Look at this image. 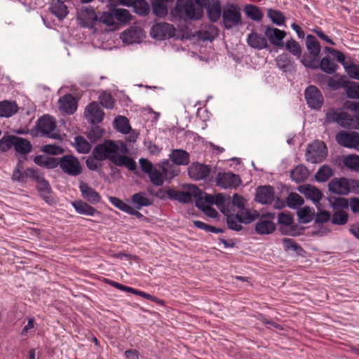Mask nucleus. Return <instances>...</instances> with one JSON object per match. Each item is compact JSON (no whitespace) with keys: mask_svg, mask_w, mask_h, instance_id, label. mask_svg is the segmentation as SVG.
<instances>
[{"mask_svg":"<svg viewBox=\"0 0 359 359\" xmlns=\"http://www.w3.org/2000/svg\"><path fill=\"white\" fill-rule=\"evenodd\" d=\"M118 151L119 147L114 140H105L94 147L92 155L98 161L107 159L116 166H126L130 171L135 170L136 162L128 156L119 154Z\"/></svg>","mask_w":359,"mask_h":359,"instance_id":"obj_1","label":"nucleus"},{"mask_svg":"<svg viewBox=\"0 0 359 359\" xmlns=\"http://www.w3.org/2000/svg\"><path fill=\"white\" fill-rule=\"evenodd\" d=\"M210 3V0H177L170 10L169 20L172 22L198 20Z\"/></svg>","mask_w":359,"mask_h":359,"instance_id":"obj_2","label":"nucleus"},{"mask_svg":"<svg viewBox=\"0 0 359 359\" xmlns=\"http://www.w3.org/2000/svg\"><path fill=\"white\" fill-rule=\"evenodd\" d=\"M222 24L226 29L243 25L241 11L238 5L230 4L223 9Z\"/></svg>","mask_w":359,"mask_h":359,"instance_id":"obj_3","label":"nucleus"},{"mask_svg":"<svg viewBox=\"0 0 359 359\" xmlns=\"http://www.w3.org/2000/svg\"><path fill=\"white\" fill-rule=\"evenodd\" d=\"M58 166L64 173L69 176H78L83 172L82 165L78 158L71 154L57 158V167Z\"/></svg>","mask_w":359,"mask_h":359,"instance_id":"obj_4","label":"nucleus"},{"mask_svg":"<svg viewBox=\"0 0 359 359\" xmlns=\"http://www.w3.org/2000/svg\"><path fill=\"white\" fill-rule=\"evenodd\" d=\"M327 155L326 144L322 141H315L307 147L305 157L306 160L311 163L323 161Z\"/></svg>","mask_w":359,"mask_h":359,"instance_id":"obj_5","label":"nucleus"},{"mask_svg":"<svg viewBox=\"0 0 359 359\" xmlns=\"http://www.w3.org/2000/svg\"><path fill=\"white\" fill-rule=\"evenodd\" d=\"M175 34V27L168 22H156L151 27L150 35L153 39L164 40L172 38Z\"/></svg>","mask_w":359,"mask_h":359,"instance_id":"obj_6","label":"nucleus"},{"mask_svg":"<svg viewBox=\"0 0 359 359\" xmlns=\"http://www.w3.org/2000/svg\"><path fill=\"white\" fill-rule=\"evenodd\" d=\"M325 120L327 123H337L344 128L353 127V118L345 111H337L334 109H330L325 114Z\"/></svg>","mask_w":359,"mask_h":359,"instance_id":"obj_7","label":"nucleus"},{"mask_svg":"<svg viewBox=\"0 0 359 359\" xmlns=\"http://www.w3.org/2000/svg\"><path fill=\"white\" fill-rule=\"evenodd\" d=\"M263 32L268 43L278 48L284 47L283 39L287 35L285 31L271 25H264Z\"/></svg>","mask_w":359,"mask_h":359,"instance_id":"obj_8","label":"nucleus"},{"mask_svg":"<svg viewBox=\"0 0 359 359\" xmlns=\"http://www.w3.org/2000/svg\"><path fill=\"white\" fill-rule=\"evenodd\" d=\"M336 141L344 147L359 151V133L358 132H340L336 135Z\"/></svg>","mask_w":359,"mask_h":359,"instance_id":"obj_9","label":"nucleus"},{"mask_svg":"<svg viewBox=\"0 0 359 359\" xmlns=\"http://www.w3.org/2000/svg\"><path fill=\"white\" fill-rule=\"evenodd\" d=\"M304 97L308 106L314 109H319L323 104V97L320 90L315 86H309L304 91Z\"/></svg>","mask_w":359,"mask_h":359,"instance_id":"obj_10","label":"nucleus"},{"mask_svg":"<svg viewBox=\"0 0 359 359\" xmlns=\"http://www.w3.org/2000/svg\"><path fill=\"white\" fill-rule=\"evenodd\" d=\"M327 187L330 192L339 196H346L351 192L349 180L344 177L332 178Z\"/></svg>","mask_w":359,"mask_h":359,"instance_id":"obj_11","label":"nucleus"},{"mask_svg":"<svg viewBox=\"0 0 359 359\" xmlns=\"http://www.w3.org/2000/svg\"><path fill=\"white\" fill-rule=\"evenodd\" d=\"M56 127V122L53 116L48 114L43 115L37 120L36 125L31 131V133L32 135H35L34 134V130H36L40 132L42 136H44L46 134H49L50 132L55 130Z\"/></svg>","mask_w":359,"mask_h":359,"instance_id":"obj_12","label":"nucleus"},{"mask_svg":"<svg viewBox=\"0 0 359 359\" xmlns=\"http://www.w3.org/2000/svg\"><path fill=\"white\" fill-rule=\"evenodd\" d=\"M217 184L222 188H236L241 184L239 175L233 172H219L216 177Z\"/></svg>","mask_w":359,"mask_h":359,"instance_id":"obj_13","label":"nucleus"},{"mask_svg":"<svg viewBox=\"0 0 359 359\" xmlns=\"http://www.w3.org/2000/svg\"><path fill=\"white\" fill-rule=\"evenodd\" d=\"M255 200L257 203L263 205H271L275 200L274 188L270 185L257 187Z\"/></svg>","mask_w":359,"mask_h":359,"instance_id":"obj_14","label":"nucleus"},{"mask_svg":"<svg viewBox=\"0 0 359 359\" xmlns=\"http://www.w3.org/2000/svg\"><path fill=\"white\" fill-rule=\"evenodd\" d=\"M144 36V30L137 26H131L121 34L122 41L128 44L140 43Z\"/></svg>","mask_w":359,"mask_h":359,"instance_id":"obj_15","label":"nucleus"},{"mask_svg":"<svg viewBox=\"0 0 359 359\" xmlns=\"http://www.w3.org/2000/svg\"><path fill=\"white\" fill-rule=\"evenodd\" d=\"M248 45L252 48L256 50H271V46L267 42L266 36L255 31H252L247 36L246 39Z\"/></svg>","mask_w":359,"mask_h":359,"instance_id":"obj_16","label":"nucleus"},{"mask_svg":"<svg viewBox=\"0 0 359 359\" xmlns=\"http://www.w3.org/2000/svg\"><path fill=\"white\" fill-rule=\"evenodd\" d=\"M211 168L209 165L200 163H192L188 168V174L189 177L196 181L205 180L210 172Z\"/></svg>","mask_w":359,"mask_h":359,"instance_id":"obj_17","label":"nucleus"},{"mask_svg":"<svg viewBox=\"0 0 359 359\" xmlns=\"http://www.w3.org/2000/svg\"><path fill=\"white\" fill-rule=\"evenodd\" d=\"M297 190L307 199L311 200L316 206L320 203L323 196L322 191L311 184L299 186Z\"/></svg>","mask_w":359,"mask_h":359,"instance_id":"obj_18","label":"nucleus"},{"mask_svg":"<svg viewBox=\"0 0 359 359\" xmlns=\"http://www.w3.org/2000/svg\"><path fill=\"white\" fill-rule=\"evenodd\" d=\"M81 196L91 204H97L101 201L100 194L88 184L81 181L79 185Z\"/></svg>","mask_w":359,"mask_h":359,"instance_id":"obj_19","label":"nucleus"},{"mask_svg":"<svg viewBox=\"0 0 359 359\" xmlns=\"http://www.w3.org/2000/svg\"><path fill=\"white\" fill-rule=\"evenodd\" d=\"M85 113L87 118L92 124L101 123L104 116V111L95 102H93L88 105Z\"/></svg>","mask_w":359,"mask_h":359,"instance_id":"obj_20","label":"nucleus"},{"mask_svg":"<svg viewBox=\"0 0 359 359\" xmlns=\"http://www.w3.org/2000/svg\"><path fill=\"white\" fill-rule=\"evenodd\" d=\"M36 184H37L36 186V189L43 200L48 205H51L55 204V201L51 196L53 190L49 182L46 178H44L43 180Z\"/></svg>","mask_w":359,"mask_h":359,"instance_id":"obj_21","label":"nucleus"},{"mask_svg":"<svg viewBox=\"0 0 359 359\" xmlns=\"http://www.w3.org/2000/svg\"><path fill=\"white\" fill-rule=\"evenodd\" d=\"M58 103L60 109L68 114H73L77 109V102L71 94L61 97Z\"/></svg>","mask_w":359,"mask_h":359,"instance_id":"obj_22","label":"nucleus"},{"mask_svg":"<svg viewBox=\"0 0 359 359\" xmlns=\"http://www.w3.org/2000/svg\"><path fill=\"white\" fill-rule=\"evenodd\" d=\"M191 185H188L187 191L176 190L173 188H168V198L172 201H177L180 203L187 204L191 202Z\"/></svg>","mask_w":359,"mask_h":359,"instance_id":"obj_23","label":"nucleus"},{"mask_svg":"<svg viewBox=\"0 0 359 359\" xmlns=\"http://www.w3.org/2000/svg\"><path fill=\"white\" fill-rule=\"evenodd\" d=\"M150 8L151 10V14L156 17L155 21L164 19L165 17H168V20H170L169 17L170 11H168L167 4L161 3L160 0L158 1L151 0Z\"/></svg>","mask_w":359,"mask_h":359,"instance_id":"obj_24","label":"nucleus"},{"mask_svg":"<svg viewBox=\"0 0 359 359\" xmlns=\"http://www.w3.org/2000/svg\"><path fill=\"white\" fill-rule=\"evenodd\" d=\"M276 224L271 219H265L260 216L258 222L255 224V232L258 235H268L275 231Z\"/></svg>","mask_w":359,"mask_h":359,"instance_id":"obj_25","label":"nucleus"},{"mask_svg":"<svg viewBox=\"0 0 359 359\" xmlns=\"http://www.w3.org/2000/svg\"><path fill=\"white\" fill-rule=\"evenodd\" d=\"M72 205L76 212L80 215L94 216L96 213H99L97 209L82 200L74 201L72 203Z\"/></svg>","mask_w":359,"mask_h":359,"instance_id":"obj_26","label":"nucleus"},{"mask_svg":"<svg viewBox=\"0 0 359 359\" xmlns=\"http://www.w3.org/2000/svg\"><path fill=\"white\" fill-rule=\"evenodd\" d=\"M205 8H206L208 19L212 22H217L221 15H222L221 4L219 0H212Z\"/></svg>","mask_w":359,"mask_h":359,"instance_id":"obj_27","label":"nucleus"},{"mask_svg":"<svg viewBox=\"0 0 359 359\" xmlns=\"http://www.w3.org/2000/svg\"><path fill=\"white\" fill-rule=\"evenodd\" d=\"M65 2L53 1L50 4L49 9L59 20H64L69 13L67 6L65 4Z\"/></svg>","mask_w":359,"mask_h":359,"instance_id":"obj_28","label":"nucleus"},{"mask_svg":"<svg viewBox=\"0 0 359 359\" xmlns=\"http://www.w3.org/2000/svg\"><path fill=\"white\" fill-rule=\"evenodd\" d=\"M13 148L17 153L27 155L32 151V144L29 140L15 135Z\"/></svg>","mask_w":359,"mask_h":359,"instance_id":"obj_29","label":"nucleus"},{"mask_svg":"<svg viewBox=\"0 0 359 359\" xmlns=\"http://www.w3.org/2000/svg\"><path fill=\"white\" fill-rule=\"evenodd\" d=\"M170 160L176 165H186L189 163V154L183 149H172L169 155Z\"/></svg>","mask_w":359,"mask_h":359,"instance_id":"obj_30","label":"nucleus"},{"mask_svg":"<svg viewBox=\"0 0 359 359\" xmlns=\"http://www.w3.org/2000/svg\"><path fill=\"white\" fill-rule=\"evenodd\" d=\"M34 163L38 166L46 169H55L57 168V158L46 155H37L34 158Z\"/></svg>","mask_w":359,"mask_h":359,"instance_id":"obj_31","label":"nucleus"},{"mask_svg":"<svg viewBox=\"0 0 359 359\" xmlns=\"http://www.w3.org/2000/svg\"><path fill=\"white\" fill-rule=\"evenodd\" d=\"M145 195V192L140 191L134 194L131 196V202L134 205V208L140 210L142 207H147L152 205L153 201L146 197Z\"/></svg>","mask_w":359,"mask_h":359,"instance_id":"obj_32","label":"nucleus"},{"mask_svg":"<svg viewBox=\"0 0 359 359\" xmlns=\"http://www.w3.org/2000/svg\"><path fill=\"white\" fill-rule=\"evenodd\" d=\"M18 107L15 101L0 102V116L11 117L18 112Z\"/></svg>","mask_w":359,"mask_h":359,"instance_id":"obj_33","label":"nucleus"},{"mask_svg":"<svg viewBox=\"0 0 359 359\" xmlns=\"http://www.w3.org/2000/svg\"><path fill=\"white\" fill-rule=\"evenodd\" d=\"M276 61L277 67L284 72L294 69V62L287 54L283 53L278 55Z\"/></svg>","mask_w":359,"mask_h":359,"instance_id":"obj_34","label":"nucleus"},{"mask_svg":"<svg viewBox=\"0 0 359 359\" xmlns=\"http://www.w3.org/2000/svg\"><path fill=\"white\" fill-rule=\"evenodd\" d=\"M309 170L303 165H298L290 171V178L296 183H301L307 179Z\"/></svg>","mask_w":359,"mask_h":359,"instance_id":"obj_35","label":"nucleus"},{"mask_svg":"<svg viewBox=\"0 0 359 359\" xmlns=\"http://www.w3.org/2000/svg\"><path fill=\"white\" fill-rule=\"evenodd\" d=\"M300 62L307 69L312 70L318 69V64L320 62L319 55H314L309 53H306L301 56Z\"/></svg>","mask_w":359,"mask_h":359,"instance_id":"obj_36","label":"nucleus"},{"mask_svg":"<svg viewBox=\"0 0 359 359\" xmlns=\"http://www.w3.org/2000/svg\"><path fill=\"white\" fill-rule=\"evenodd\" d=\"M338 68V65L329 56L323 57L318 64V69L327 74H334Z\"/></svg>","mask_w":359,"mask_h":359,"instance_id":"obj_37","label":"nucleus"},{"mask_svg":"<svg viewBox=\"0 0 359 359\" xmlns=\"http://www.w3.org/2000/svg\"><path fill=\"white\" fill-rule=\"evenodd\" d=\"M243 11L248 18L254 21H260L264 17L261 9L254 4H246L243 8Z\"/></svg>","mask_w":359,"mask_h":359,"instance_id":"obj_38","label":"nucleus"},{"mask_svg":"<svg viewBox=\"0 0 359 359\" xmlns=\"http://www.w3.org/2000/svg\"><path fill=\"white\" fill-rule=\"evenodd\" d=\"M306 47L308 53L314 55H320L321 46L318 41L313 35L308 34L306 36Z\"/></svg>","mask_w":359,"mask_h":359,"instance_id":"obj_39","label":"nucleus"},{"mask_svg":"<svg viewBox=\"0 0 359 359\" xmlns=\"http://www.w3.org/2000/svg\"><path fill=\"white\" fill-rule=\"evenodd\" d=\"M299 223L307 224L311 222L314 216V210L309 206L299 209L297 212Z\"/></svg>","mask_w":359,"mask_h":359,"instance_id":"obj_40","label":"nucleus"},{"mask_svg":"<svg viewBox=\"0 0 359 359\" xmlns=\"http://www.w3.org/2000/svg\"><path fill=\"white\" fill-rule=\"evenodd\" d=\"M114 126L123 134H128L131 130L128 119L123 116H118L114 118Z\"/></svg>","mask_w":359,"mask_h":359,"instance_id":"obj_41","label":"nucleus"},{"mask_svg":"<svg viewBox=\"0 0 359 359\" xmlns=\"http://www.w3.org/2000/svg\"><path fill=\"white\" fill-rule=\"evenodd\" d=\"M267 17L271 20L272 23L277 26L285 25L286 18L279 10L269 8L267 10Z\"/></svg>","mask_w":359,"mask_h":359,"instance_id":"obj_42","label":"nucleus"},{"mask_svg":"<svg viewBox=\"0 0 359 359\" xmlns=\"http://www.w3.org/2000/svg\"><path fill=\"white\" fill-rule=\"evenodd\" d=\"M191 198L193 197L196 198L195 205L197 208L201 210V211H204V208L207 206L205 205V201L203 199V191L196 185L191 184Z\"/></svg>","mask_w":359,"mask_h":359,"instance_id":"obj_43","label":"nucleus"},{"mask_svg":"<svg viewBox=\"0 0 359 359\" xmlns=\"http://www.w3.org/2000/svg\"><path fill=\"white\" fill-rule=\"evenodd\" d=\"M133 8V11L142 17L148 15L151 11L149 4L146 0H135Z\"/></svg>","mask_w":359,"mask_h":359,"instance_id":"obj_44","label":"nucleus"},{"mask_svg":"<svg viewBox=\"0 0 359 359\" xmlns=\"http://www.w3.org/2000/svg\"><path fill=\"white\" fill-rule=\"evenodd\" d=\"M112 12L114 18L120 23L127 24L132 20L133 15L127 9L114 8Z\"/></svg>","mask_w":359,"mask_h":359,"instance_id":"obj_45","label":"nucleus"},{"mask_svg":"<svg viewBox=\"0 0 359 359\" xmlns=\"http://www.w3.org/2000/svg\"><path fill=\"white\" fill-rule=\"evenodd\" d=\"M287 206L297 209L304 203V199L296 192H290L286 198Z\"/></svg>","mask_w":359,"mask_h":359,"instance_id":"obj_46","label":"nucleus"},{"mask_svg":"<svg viewBox=\"0 0 359 359\" xmlns=\"http://www.w3.org/2000/svg\"><path fill=\"white\" fill-rule=\"evenodd\" d=\"M84 19L86 22H84L83 27L92 28L95 25L98 16L93 7L86 8L84 10Z\"/></svg>","mask_w":359,"mask_h":359,"instance_id":"obj_47","label":"nucleus"},{"mask_svg":"<svg viewBox=\"0 0 359 359\" xmlns=\"http://www.w3.org/2000/svg\"><path fill=\"white\" fill-rule=\"evenodd\" d=\"M230 204V198L226 199L225 196L222 194H218L215 196L214 205H215L223 214H226V212H230L229 210V206Z\"/></svg>","mask_w":359,"mask_h":359,"instance_id":"obj_48","label":"nucleus"},{"mask_svg":"<svg viewBox=\"0 0 359 359\" xmlns=\"http://www.w3.org/2000/svg\"><path fill=\"white\" fill-rule=\"evenodd\" d=\"M343 163L348 169L359 172V156L349 154L343 157Z\"/></svg>","mask_w":359,"mask_h":359,"instance_id":"obj_49","label":"nucleus"},{"mask_svg":"<svg viewBox=\"0 0 359 359\" xmlns=\"http://www.w3.org/2000/svg\"><path fill=\"white\" fill-rule=\"evenodd\" d=\"M333 175V171L330 167L323 165L319 168L315 174V179L318 182H324Z\"/></svg>","mask_w":359,"mask_h":359,"instance_id":"obj_50","label":"nucleus"},{"mask_svg":"<svg viewBox=\"0 0 359 359\" xmlns=\"http://www.w3.org/2000/svg\"><path fill=\"white\" fill-rule=\"evenodd\" d=\"M285 48L287 51L291 53L292 55L300 58L302 53V49L299 43L293 39L287 40L284 43Z\"/></svg>","mask_w":359,"mask_h":359,"instance_id":"obj_51","label":"nucleus"},{"mask_svg":"<svg viewBox=\"0 0 359 359\" xmlns=\"http://www.w3.org/2000/svg\"><path fill=\"white\" fill-rule=\"evenodd\" d=\"M282 243L285 251L292 250L294 251L298 255H302L303 253L305 252L303 248L292 238H285L282 240Z\"/></svg>","mask_w":359,"mask_h":359,"instance_id":"obj_52","label":"nucleus"},{"mask_svg":"<svg viewBox=\"0 0 359 359\" xmlns=\"http://www.w3.org/2000/svg\"><path fill=\"white\" fill-rule=\"evenodd\" d=\"M327 200L334 210L347 209L348 208L349 204L347 198L330 196L327 197Z\"/></svg>","mask_w":359,"mask_h":359,"instance_id":"obj_53","label":"nucleus"},{"mask_svg":"<svg viewBox=\"0 0 359 359\" xmlns=\"http://www.w3.org/2000/svg\"><path fill=\"white\" fill-rule=\"evenodd\" d=\"M75 147L80 154H88L91 149L90 144L82 136L77 135L74 137Z\"/></svg>","mask_w":359,"mask_h":359,"instance_id":"obj_54","label":"nucleus"},{"mask_svg":"<svg viewBox=\"0 0 359 359\" xmlns=\"http://www.w3.org/2000/svg\"><path fill=\"white\" fill-rule=\"evenodd\" d=\"M224 215L226 216V224L229 229L236 231H239L242 229V226L238 224L240 223L238 219L241 220L242 215H240L239 214H236V215H229L228 212Z\"/></svg>","mask_w":359,"mask_h":359,"instance_id":"obj_55","label":"nucleus"},{"mask_svg":"<svg viewBox=\"0 0 359 359\" xmlns=\"http://www.w3.org/2000/svg\"><path fill=\"white\" fill-rule=\"evenodd\" d=\"M348 81H349L346 79L345 75L341 76L338 79H334L332 77H329L327 81V85L330 88L333 90H338L341 88L345 90Z\"/></svg>","mask_w":359,"mask_h":359,"instance_id":"obj_56","label":"nucleus"},{"mask_svg":"<svg viewBox=\"0 0 359 359\" xmlns=\"http://www.w3.org/2000/svg\"><path fill=\"white\" fill-rule=\"evenodd\" d=\"M347 97L359 100V83L349 81L345 89Z\"/></svg>","mask_w":359,"mask_h":359,"instance_id":"obj_57","label":"nucleus"},{"mask_svg":"<svg viewBox=\"0 0 359 359\" xmlns=\"http://www.w3.org/2000/svg\"><path fill=\"white\" fill-rule=\"evenodd\" d=\"M103 135V130L95 123L92 124L91 128L87 133V137L92 143H95Z\"/></svg>","mask_w":359,"mask_h":359,"instance_id":"obj_58","label":"nucleus"},{"mask_svg":"<svg viewBox=\"0 0 359 359\" xmlns=\"http://www.w3.org/2000/svg\"><path fill=\"white\" fill-rule=\"evenodd\" d=\"M348 215L344 210H338L332 215V223L333 224L344 225L347 223Z\"/></svg>","mask_w":359,"mask_h":359,"instance_id":"obj_59","label":"nucleus"},{"mask_svg":"<svg viewBox=\"0 0 359 359\" xmlns=\"http://www.w3.org/2000/svg\"><path fill=\"white\" fill-rule=\"evenodd\" d=\"M304 229V227L299 226L294 222L291 226H289V228H279V231L283 235H288V236H297L300 235L302 231Z\"/></svg>","mask_w":359,"mask_h":359,"instance_id":"obj_60","label":"nucleus"},{"mask_svg":"<svg viewBox=\"0 0 359 359\" xmlns=\"http://www.w3.org/2000/svg\"><path fill=\"white\" fill-rule=\"evenodd\" d=\"M293 217L290 214L280 212L278 215V224L279 228H289L293 223Z\"/></svg>","mask_w":359,"mask_h":359,"instance_id":"obj_61","label":"nucleus"},{"mask_svg":"<svg viewBox=\"0 0 359 359\" xmlns=\"http://www.w3.org/2000/svg\"><path fill=\"white\" fill-rule=\"evenodd\" d=\"M14 137L15 135H4L0 140V151L5 152L13 147Z\"/></svg>","mask_w":359,"mask_h":359,"instance_id":"obj_62","label":"nucleus"},{"mask_svg":"<svg viewBox=\"0 0 359 359\" xmlns=\"http://www.w3.org/2000/svg\"><path fill=\"white\" fill-rule=\"evenodd\" d=\"M217 34V29L215 26L211 25L208 30H201L198 32V36L203 41H212Z\"/></svg>","mask_w":359,"mask_h":359,"instance_id":"obj_63","label":"nucleus"},{"mask_svg":"<svg viewBox=\"0 0 359 359\" xmlns=\"http://www.w3.org/2000/svg\"><path fill=\"white\" fill-rule=\"evenodd\" d=\"M151 182L155 186H162L164 182V176L156 168L148 175Z\"/></svg>","mask_w":359,"mask_h":359,"instance_id":"obj_64","label":"nucleus"}]
</instances>
